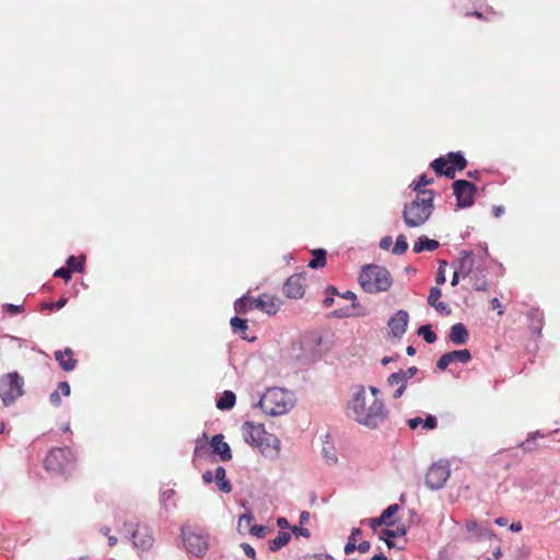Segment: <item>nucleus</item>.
<instances>
[{"label": "nucleus", "mask_w": 560, "mask_h": 560, "mask_svg": "<svg viewBox=\"0 0 560 560\" xmlns=\"http://www.w3.org/2000/svg\"><path fill=\"white\" fill-rule=\"evenodd\" d=\"M349 410L353 419L370 429L377 428L384 423L386 411L384 402L375 395H368L363 386H358L349 401Z\"/></svg>", "instance_id": "1"}, {"label": "nucleus", "mask_w": 560, "mask_h": 560, "mask_svg": "<svg viewBox=\"0 0 560 560\" xmlns=\"http://www.w3.org/2000/svg\"><path fill=\"white\" fill-rule=\"evenodd\" d=\"M434 191L425 189L419 191L416 199L407 203L402 211L404 222L408 228H418L423 225L431 217L434 205Z\"/></svg>", "instance_id": "2"}, {"label": "nucleus", "mask_w": 560, "mask_h": 560, "mask_svg": "<svg viewBox=\"0 0 560 560\" xmlns=\"http://www.w3.org/2000/svg\"><path fill=\"white\" fill-rule=\"evenodd\" d=\"M246 443L256 446L266 456H277L280 451V440L266 432L264 424L246 421L242 427Z\"/></svg>", "instance_id": "3"}, {"label": "nucleus", "mask_w": 560, "mask_h": 560, "mask_svg": "<svg viewBox=\"0 0 560 560\" xmlns=\"http://www.w3.org/2000/svg\"><path fill=\"white\" fill-rule=\"evenodd\" d=\"M258 405L269 416H281L293 408V394L279 387L269 388L261 396Z\"/></svg>", "instance_id": "4"}, {"label": "nucleus", "mask_w": 560, "mask_h": 560, "mask_svg": "<svg viewBox=\"0 0 560 560\" xmlns=\"http://www.w3.org/2000/svg\"><path fill=\"white\" fill-rule=\"evenodd\" d=\"M359 282L365 292L377 293L387 291L392 287L393 279L386 268L368 265L362 268Z\"/></svg>", "instance_id": "5"}, {"label": "nucleus", "mask_w": 560, "mask_h": 560, "mask_svg": "<svg viewBox=\"0 0 560 560\" xmlns=\"http://www.w3.org/2000/svg\"><path fill=\"white\" fill-rule=\"evenodd\" d=\"M182 537L188 552L199 558L207 553L209 549V535L207 533L196 532L189 525H184Z\"/></svg>", "instance_id": "6"}, {"label": "nucleus", "mask_w": 560, "mask_h": 560, "mask_svg": "<svg viewBox=\"0 0 560 560\" xmlns=\"http://www.w3.org/2000/svg\"><path fill=\"white\" fill-rule=\"evenodd\" d=\"M23 380L16 372L5 374L0 378V398L5 406L12 405L24 394Z\"/></svg>", "instance_id": "7"}, {"label": "nucleus", "mask_w": 560, "mask_h": 560, "mask_svg": "<svg viewBox=\"0 0 560 560\" xmlns=\"http://www.w3.org/2000/svg\"><path fill=\"white\" fill-rule=\"evenodd\" d=\"M124 527H128L130 540L135 548L142 551H147L152 548L154 538L152 536V530L148 526H140L139 524L133 525L131 523L124 522Z\"/></svg>", "instance_id": "8"}, {"label": "nucleus", "mask_w": 560, "mask_h": 560, "mask_svg": "<svg viewBox=\"0 0 560 560\" xmlns=\"http://www.w3.org/2000/svg\"><path fill=\"white\" fill-rule=\"evenodd\" d=\"M73 454L70 448H55L49 452L45 459V468L50 471L62 472L72 462Z\"/></svg>", "instance_id": "9"}, {"label": "nucleus", "mask_w": 560, "mask_h": 560, "mask_svg": "<svg viewBox=\"0 0 560 560\" xmlns=\"http://www.w3.org/2000/svg\"><path fill=\"white\" fill-rule=\"evenodd\" d=\"M450 477V468L446 462L433 464L425 476V486L432 490L441 489Z\"/></svg>", "instance_id": "10"}, {"label": "nucleus", "mask_w": 560, "mask_h": 560, "mask_svg": "<svg viewBox=\"0 0 560 560\" xmlns=\"http://www.w3.org/2000/svg\"><path fill=\"white\" fill-rule=\"evenodd\" d=\"M454 195L459 208H467L474 203V194L476 186L465 179H458L453 183Z\"/></svg>", "instance_id": "11"}, {"label": "nucleus", "mask_w": 560, "mask_h": 560, "mask_svg": "<svg viewBox=\"0 0 560 560\" xmlns=\"http://www.w3.org/2000/svg\"><path fill=\"white\" fill-rule=\"evenodd\" d=\"M409 322V315L406 311L399 310L394 316H392L387 323L390 334L395 338H401L406 332Z\"/></svg>", "instance_id": "12"}, {"label": "nucleus", "mask_w": 560, "mask_h": 560, "mask_svg": "<svg viewBox=\"0 0 560 560\" xmlns=\"http://www.w3.org/2000/svg\"><path fill=\"white\" fill-rule=\"evenodd\" d=\"M471 359V354L468 349L454 350L444 353L436 362V366L440 370H445L453 362L467 363Z\"/></svg>", "instance_id": "13"}, {"label": "nucleus", "mask_w": 560, "mask_h": 560, "mask_svg": "<svg viewBox=\"0 0 560 560\" xmlns=\"http://www.w3.org/2000/svg\"><path fill=\"white\" fill-rule=\"evenodd\" d=\"M304 279L300 275L291 276L283 285V292L288 298L299 299L304 294Z\"/></svg>", "instance_id": "14"}, {"label": "nucleus", "mask_w": 560, "mask_h": 560, "mask_svg": "<svg viewBox=\"0 0 560 560\" xmlns=\"http://www.w3.org/2000/svg\"><path fill=\"white\" fill-rule=\"evenodd\" d=\"M474 255L471 252H462L460 256L453 264L455 270L462 273L463 278H467L474 273Z\"/></svg>", "instance_id": "15"}, {"label": "nucleus", "mask_w": 560, "mask_h": 560, "mask_svg": "<svg viewBox=\"0 0 560 560\" xmlns=\"http://www.w3.org/2000/svg\"><path fill=\"white\" fill-rule=\"evenodd\" d=\"M210 446L212 452L217 455H220L221 459L224 462L232 459V452L226 442L223 441L222 434H217L212 436Z\"/></svg>", "instance_id": "16"}, {"label": "nucleus", "mask_w": 560, "mask_h": 560, "mask_svg": "<svg viewBox=\"0 0 560 560\" xmlns=\"http://www.w3.org/2000/svg\"><path fill=\"white\" fill-rule=\"evenodd\" d=\"M250 302V308H257L262 311L266 314L273 315L278 312V306L275 301L270 296H261L258 299H253Z\"/></svg>", "instance_id": "17"}, {"label": "nucleus", "mask_w": 560, "mask_h": 560, "mask_svg": "<svg viewBox=\"0 0 560 560\" xmlns=\"http://www.w3.org/2000/svg\"><path fill=\"white\" fill-rule=\"evenodd\" d=\"M73 352L70 348H66L63 351L57 350L55 352V359L59 362L63 371L70 372L74 370L77 360L72 359Z\"/></svg>", "instance_id": "18"}, {"label": "nucleus", "mask_w": 560, "mask_h": 560, "mask_svg": "<svg viewBox=\"0 0 560 560\" xmlns=\"http://www.w3.org/2000/svg\"><path fill=\"white\" fill-rule=\"evenodd\" d=\"M448 338L455 345H464L468 339V331L462 323H458L451 327Z\"/></svg>", "instance_id": "19"}, {"label": "nucleus", "mask_w": 560, "mask_h": 560, "mask_svg": "<svg viewBox=\"0 0 560 560\" xmlns=\"http://www.w3.org/2000/svg\"><path fill=\"white\" fill-rule=\"evenodd\" d=\"M465 528L468 533H471L472 538L476 540H480L481 538H483L486 536L492 535L490 529L482 527L474 518L466 521Z\"/></svg>", "instance_id": "20"}, {"label": "nucleus", "mask_w": 560, "mask_h": 560, "mask_svg": "<svg viewBox=\"0 0 560 560\" xmlns=\"http://www.w3.org/2000/svg\"><path fill=\"white\" fill-rule=\"evenodd\" d=\"M406 533V527L404 525H399L395 529H383L380 538L386 542L388 548H394L395 544L393 542V538L402 537Z\"/></svg>", "instance_id": "21"}, {"label": "nucleus", "mask_w": 560, "mask_h": 560, "mask_svg": "<svg viewBox=\"0 0 560 560\" xmlns=\"http://www.w3.org/2000/svg\"><path fill=\"white\" fill-rule=\"evenodd\" d=\"M439 246H440V243L438 241L430 240L423 235L418 238V242L415 243L412 249L415 253L418 254V253L423 252L424 249H427L429 252H433V250L438 249Z\"/></svg>", "instance_id": "22"}, {"label": "nucleus", "mask_w": 560, "mask_h": 560, "mask_svg": "<svg viewBox=\"0 0 560 560\" xmlns=\"http://www.w3.org/2000/svg\"><path fill=\"white\" fill-rule=\"evenodd\" d=\"M446 164L447 160L443 158H438L432 162L431 166L435 173L440 175H445L447 178L453 179L455 177V170L452 166L444 168Z\"/></svg>", "instance_id": "23"}, {"label": "nucleus", "mask_w": 560, "mask_h": 560, "mask_svg": "<svg viewBox=\"0 0 560 560\" xmlns=\"http://www.w3.org/2000/svg\"><path fill=\"white\" fill-rule=\"evenodd\" d=\"M225 469L222 466H218L214 471V480L218 483V488L224 492L229 493L232 490L231 483L225 479Z\"/></svg>", "instance_id": "24"}, {"label": "nucleus", "mask_w": 560, "mask_h": 560, "mask_svg": "<svg viewBox=\"0 0 560 560\" xmlns=\"http://www.w3.org/2000/svg\"><path fill=\"white\" fill-rule=\"evenodd\" d=\"M291 539V535L288 532L280 530L277 537L269 541V549L271 551H278L284 547Z\"/></svg>", "instance_id": "25"}, {"label": "nucleus", "mask_w": 560, "mask_h": 560, "mask_svg": "<svg viewBox=\"0 0 560 560\" xmlns=\"http://www.w3.org/2000/svg\"><path fill=\"white\" fill-rule=\"evenodd\" d=\"M236 401L235 394L231 390H225L217 401V408L221 410H229L234 407Z\"/></svg>", "instance_id": "26"}, {"label": "nucleus", "mask_w": 560, "mask_h": 560, "mask_svg": "<svg viewBox=\"0 0 560 560\" xmlns=\"http://www.w3.org/2000/svg\"><path fill=\"white\" fill-rule=\"evenodd\" d=\"M447 163H450L454 170H464L467 166V161L460 152L450 153L447 155Z\"/></svg>", "instance_id": "27"}, {"label": "nucleus", "mask_w": 560, "mask_h": 560, "mask_svg": "<svg viewBox=\"0 0 560 560\" xmlns=\"http://www.w3.org/2000/svg\"><path fill=\"white\" fill-rule=\"evenodd\" d=\"M314 258L308 262V267L316 269L326 265V250L315 249L313 250Z\"/></svg>", "instance_id": "28"}, {"label": "nucleus", "mask_w": 560, "mask_h": 560, "mask_svg": "<svg viewBox=\"0 0 560 560\" xmlns=\"http://www.w3.org/2000/svg\"><path fill=\"white\" fill-rule=\"evenodd\" d=\"M360 535H361L360 528L352 529L351 535L348 539V542L345 546V553L349 555L357 549V540Z\"/></svg>", "instance_id": "29"}, {"label": "nucleus", "mask_w": 560, "mask_h": 560, "mask_svg": "<svg viewBox=\"0 0 560 560\" xmlns=\"http://www.w3.org/2000/svg\"><path fill=\"white\" fill-rule=\"evenodd\" d=\"M472 287L476 291H485L487 290V281L485 279V275H478L477 271H474L471 276H469Z\"/></svg>", "instance_id": "30"}, {"label": "nucleus", "mask_w": 560, "mask_h": 560, "mask_svg": "<svg viewBox=\"0 0 560 560\" xmlns=\"http://www.w3.org/2000/svg\"><path fill=\"white\" fill-rule=\"evenodd\" d=\"M407 249H408V243H407L406 236L404 234L398 235L396 238L394 248H393V253L395 255H401Z\"/></svg>", "instance_id": "31"}, {"label": "nucleus", "mask_w": 560, "mask_h": 560, "mask_svg": "<svg viewBox=\"0 0 560 560\" xmlns=\"http://www.w3.org/2000/svg\"><path fill=\"white\" fill-rule=\"evenodd\" d=\"M418 334L421 335L428 343H433L436 340V335L431 330L430 325L420 326Z\"/></svg>", "instance_id": "32"}, {"label": "nucleus", "mask_w": 560, "mask_h": 560, "mask_svg": "<svg viewBox=\"0 0 560 560\" xmlns=\"http://www.w3.org/2000/svg\"><path fill=\"white\" fill-rule=\"evenodd\" d=\"M231 326L234 332H244L248 328L247 320L237 316L231 319Z\"/></svg>", "instance_id": "33"}, {"label": "nucleus", "mask_w": 560, "mask_h": 560, "mask_svg": "<svg viewBox=\"0 0 560 560\" xmlns=\"http://www.w3.org/2000/svg\"><path fill=\"white\" fill-rule=\"evenodd\" d=\"M387 382L390 386H394V385H402V384H406V377L405 375L402 374V370H399L398 372H395V373H392L388 378H387Z\"/></svg>", "instance_id": "34"}, {"label": "nucleus", "mask_w": 560, "mask_h": 560, "mask_svg": "<svg viewBox=\"0 0 560 560\" xmlns=\"http://www.w3.org/2000/svg\"><path fill=\"white\" fill-rule=\"evenodd\" d=\"M441 295H442L441 289H439L436 287L431 288L429 296H428V303L431 306L435 305V303L439 302V299L441 298Z\"/></svg>", "instance_id": "35"}, {"label": "nucleus", "mask_w": 560, "mask_h": 560, "mask_svg": "<svg viewBox=\"0 0 560 560\" xmlns=\"http://www.w3.org/2000/svg\"><path fill=\"white\" fill-rule=\"evenodd\" d=\"M254 521V516L252 513L243 514L238 518V528H250L252 522Z\"/></svg>", "instance_id": "36"}, {"label": "nucleus", "mask_w": 560, "mask_h": 560, "mask_svg": "<svg viewBox=\"0 0 560 560\" xmlns=\"http://www.w3.org/2000/svg\"><path fill=\"white\" fill-rule=\"evenodd\" d=\"M447 266V262L445 260L440 261L439 270L436 273L435 281L438 284H444L446 281L445 278V268Z\"/></svg>", "instance_id": "37"}, {"label": "nucleus", "mask_w": 560, "mask_h": 560, "mask_svg": "<svg viewBox=\"0 0 560 560\" xmlns=\"http://www.w3.org/2000/svg\"><path fill=\"white\" fill-rule=\"evenodd\" d=\"M67 265H68V269L70 271L75 270V271L81 272L83 270L82 261H77V258L74 256H70L67 259Z\"/></svg>", "instance_id": "38"}, {"label": "nucleus", "mask_w": 560, "mask_h": 560, "mask_svg": "<svg viewBox=\"0 0 560 560\" xmlns=\"http://www.w3.org/2000/svg\"><path fill=\"white\" fill-rule=\"evenodd\" d=\"M268 532V527L261 525H253L249 528V533L258 538L265 537Z\"/></svg>", "instance_id": "39"}, {"label": "nucleus", "mask_w": 560, "mask_h": 560, "mask_svg": "<svg viewBox=\"0 0 560 560\" xmlns=\"http://www.w3.org/2000/svg\"><path fill=\"white\" fill-rule=\"evenodd\" d=\"M323 454H324V457L326 458L327 463H329V464H336L337 463V456L332 452L330 446H325L323 448Z\"/></svg>", "instance_id": "40"}, {"label": "nucleus", "mask_w": 560, "mask_h": 560, "mask_svg": "<svg viewBox=\"0 0 560 560\" xmlns=\"http://www.w3.org/2000/svg\"><path fill=\"white\" fill-rule=\"evenodd\" d=\"M432 178H429L427 175H421L419 178V182L415 186V190L419 194V191H423L424 189H421V187H425L432 183Z\"/></svg>", "instance_id": "41"}, {"label": "nucleus", "mask_w": 560, "mask_h": 560, "mask_svg": "<svg viewBox=\"0 0 560 560\" xmlns=\"http://www.w3.org/2000/svg\"><path fill=\"white\" fill-rule=\"evenodd\" d=\"M398 510H399L398 504H390L382 512L383 518H386V520L390 518L398 512Z\"/></svg>", "instance_id": "42"}, {"label": "nucleus", "mask_w": 560, "mask_h": 560, "mask_svg": "<svg viewBox=\"0 0 560 560\" xmlns=\"http://www.w3.org/2000/svg\"><path fill=\"white\" fill-rule=\"evenodd\" d=\"M253 299H240L236 301L235 303V308L237 311H247V310H252L249 306H250V302Z\"/></svg>", "instance_id": "43"}, {"label": "nucleus", "mask_w": 560, "mask_h": 560, "mask_svg": "<svg viewBox=\"0 0 560 560\" xmlns=\"http://www.w3.org/2000/svg\"><path fill=\"white\" fill-rule=\"evenodd\" d=\"M424 429L432 430L438 425L436 418L432 415H429L425 420L422 422Z\"/></svg>", "instance_id": "44"}, {"label": "nucleus", "mask_w": 560, "mask_h": 560, "mask_svg": "<svg viewBox=\"0 0 560 560\" xmlns=\"http://www.w3.org/2000/svg\"><path fill=\"white\" fill-rule=\"evenodd\" d=\"M538 436H542V434H540L538 431L532 433L529 435V438L523 443V448L525 451H532L534 448V446L532 445V440H534Z\"/></svg>", "instance_id": "45"}, {"label": "nucleus", "mask_w": 560, "mask_h": 560, "mask_svg": "<svg viewBox=\"0 0 560 560\" xmlns=\"http://www.w3.org/2000/svg\"><path fill=\"white\" fill-rule=\"evenodd\" d=\"M54 276L69 281L71 278V271L68 268H59L55 271Z\"/></svg>", "instance_id": "46"}, {"label": "nucleus", "mask_w": 560, "mask_h": 560, "mask_svg": "<svg viewBox=\"0 0 560 560\" xmlns=\"http://www.w3.org/2000/svg\"><path fill=\"white\" fill-rule=\"evenodd\" d=\"M436 312L444 313L446 315L451 314V308L447 303L445 302H438L435 305H433Z\"/></svg>", "instance_id": "47"}, {"label": "nucleus", "mask_w": 560, "mask_h": 560, "mask_svg": "<svg viewBox=\"0 0 560 560\" xmlns=\"http://www.w3.org/2000/svg\"><path fill=\"white\" fill-rule=\"evenodd\" d=\"M292 533L296 536H303V537H310V530L307 528H304L302 526H293Z\"/></svg>", "instance_id": "48"}, {"label": "nucleus", "mask_w": 560, "mask_h": 560, "mask_svg": "<svg viewBox=\"0 0 560 560\" xmlns=\"http://www.w3.org/2000/svg\"><path fill=\"white\" fill-rule=\"evenodd\" d=\"M382 524H387V525H390V523H387V520L386 518H383V515L381 514V516L378 517H375V518H371L370 520V526L372 528H376L377 526L382 525Z\"/></svg>", "instance_id": "49"}, {"label": "nucleus", "mask_w": 560, "mask_h": 560, "mask_svg": "<svg viewBox=\"0 0 560 560\" xmlns=\"http://www.w3.org/2000/svg\"><path fill=\"white\" fill-rule=\"evenodd\" d=\"M49 400L50 402L56 406V407H59L60 404H61V398H60V394L58 390H55L50 394L49 396Z\"/></svg>", "instance_id": "50"}, {"label": "nucleus", "mask_w": 560, "mask_h": 560, "mask_svg": "<svg viewBox=\"0 0 560 560\" xmlns=\"http://www.w3.org/2000/svg\"><path fill=\"white\" fill-rule=\"evenodd\" d=\"M241 546L247 557L255 558L256 552H255V549L250 545L242 544Z\"/></svg>", "instance_id": "51"}, {"label": "nucleus", "mask_w": 560, "mask_h": 560, "mask_svg": "<svg viewBox=\"0 0 560 560\" xmlns=\"http://www.w3.org/2000/svg\"><path fill=\"white\" fill-rule=\"evenodd\" d=\"M422 422H423V420L420 417H416V418H412V419L408 420V425H409L410 429L415 430L420 424H422Z\"/></svg>", "instance_id": "52"}, {"label": "nucleus", "mask_w": 560, "mask_h": 560, "mask_svg": "<svg viewBox=\"0 0 560 560\" xmlns=\"http://www.w3.org/2000/svg\"><path fill=\"white\" fill-rule=\"evenodd\" d=\"M206 450H207V443L203 442V441H197V445H196V448H195V454L196 455H202Z\"/></svg>", "instance_id": "53"}, {"label": "nucleus", "mask_w": 560, "mask_h": 560, "mask_svg": "<svg viewBox=\"0 0 560 560\" xmlns=\"http://www.w3.org/2000/svg\"><path fill=\"white\" fill-rule=\"evenodd\" d=\"M23 310V306L21 305H14V304H7V311L11 314V315H15L18 313H21Z\"/></svg>", "instance_id": "54"}, {"label": "nucleus", "mask_w": 560, "mask_h": 560, "mask_svg": "<svg viewBox=\"0 0 560 560\" xmlns=\"http://www.w3.org/2000/svg\"><path fill=\"white\" fill-rule=\"evenodd\" d=\"M392 243H393L392 237H390V236H385V237H383V238L381 240V242H380V247H381L382 249H385V250H386V249H388V248L390 247Z\"/></svg>", "instance_id": "55"}, {"label": "nucleus", "mask_w": 560, "mask_h": 560, "mask_svg": "<svg viewBox=\"0 0 560 560\" xmlns=\"http://www.w3.org/2000/svg\"><path fill=\"white\" fill-rule=\"evenodd\" d=\"M340 296L345 300L352 301V307H355L354 301L357 299V295L352 291H346L345 293L340 294Z\"/></svg>", "instance_id": "56"}, {"label": "nucleus", "mask_w": 560, "mask_h": 560, "mask_svg": "<svg viewBox=\"0 0 560 560\" xmlns=\"http://www.w3.org/2000/svg\"><path fill=\"white\" fill-rule=\"evenodd\" d=\"M59 389L65 396H69L71 393L70 385L67 382H60L58 385Z\"/></svg>", "instance_id": "57"}, {"label": "nucleus", "mask_w": 560, "mask_h": 560, "mask_svg": "<svg viewBox=\"0 0 560 560\" xmlns=\"http://www.w3.org/2000/svg\"><path fill=\"white\" fill-rule=\"evenodd\" d=\"M417 371H418V369L416 366H411V368L407 369L406 371H402V374L406 377V383L408 382L409 378H411L417 373Z\"/></svg>", "instance_id": "58"}, {"label": "nucleus", "mask_w": 560, "mask_h": 560, "mask_svg": "<svg viewBox=\"0 0 560 560\" xmlns=\"http://www.w3.org/2000/svg\"><path fill=\"white\" fill-rule=\"evenodd\" d=\"M357 549L359 552L361 553H365L369 551L370 549V542L364 540V541H361L358 546H357Z\"/></svg>", "instance_id": "59"}, {"label": "nucleus", "mask_w": 560, "mask_h": 560, "mask_svg": "<svg viewBox=\"0 0 560 560\" xmlns=\"http://www.w3.org/2000/svg\"><path fill=\"white\" fill-rule=\"evenodd\" d=\"M277 525L281 528V529H287L289 527V521L285 518V517H279L277 520Z\"/></svg>", "instance_id": "60"}, {"label": "nucleus", "mask_w": 560, "mask_h": 560, "mask_svg": "<svg viewBox=\"0 0 560 560\" xmlns=\"http://www.w3.org/2000/svg\"><path fill=\"white\" fill-rule=\"evenodd\" d=\"M202 480H203L206 483H210V482H212V481L214 480V477H213V475H212V472H211V471H205V472L202 474Z\"/></svg>", "instance_id": "61"}, {"label": "nucleus", "mask_w": 560, "mask_h": 560, "mask_svg": "<svg viewBox=\"0 0 560 560\" xmlns=\"http://www.w3.org/2000/svg\"><path fill=\"white\" fill-rule=\"evenodd\" d=\"M459 277H462V273H459L457 270L454 271L451 284L452 287H456L459 282Z\"/></svg>", "instance_id": "62"}, {"label": "nucleus", "mask_w": 560, "mask_h": 560, "mask_svg": "<svg viewBox=\"0 0 560 560\" xmlns=\"http://www.w3.org/2000/svg\"><path fill=\"white\" fill-rule=\"evenodd\" d=\"M406 385H407V384H402V385H400V386L395 390V393H394V395H393V396H394V398H399V397H401V396H402V394H404V392H405V389H406Z\"/></svg>", "instance_id": "63"}, {"label": "nucleus", "mask_w": 560, "mask_h": 560, "mask_svg": "<svg viewBox=\"0 0 560 560\" xmlns=\"http://www.w3.org/2000/svg\"><path fill=\"white\" fill-rule=\"evenodd\" d=\"M510 529L512 532H520L522 529V524L520 522H516V523H512L510 525Z\"/></svg>", "instance_id": "64"}]
</instances>
